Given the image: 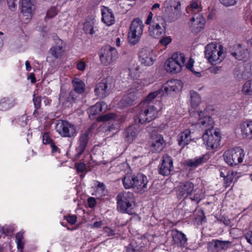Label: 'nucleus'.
I'll use <instances>...</instances> for the list:
<instances>
[{
	"label": "nucleus",
	"mask_w": 252,
	"mask_h": 252,
	"mask_svg": "<svg viewBox=\"0 0 252 252\" xmlns=\"http://www.w3.org/2000/svg\"><path fill=\"white\" fill-rule=\"evenodd\" d=\"M190 22L192 30L195 32H197L203 29L205 20L201 14L195 13L191 18Z\"/></svg>",
	"instance_id": "obj_17"
},
{
	"label": "nucleus",
	"mask_w": 252,
	"mask_h": 252,
	"mask_svg": "<svg viewBox=\"0 0 252 252\" xmlns=\"http://www.w3.org/2000/svg\"><path fill=\"white\" fill-rule=\"evenodd\" d=\"M173 169V161L171 158L167 155H163L161 163L158 166L159 174L163 176H168Z\"/></svg>",
	"instance_id": "obj_13"
},
{
	"label": "nucleus",
	"mask_w": 252,
	"mask_h": 252,
	"mask_svg": "<svg viewBox=\"0 0 252 252\" xmlns=\"http://www.w3.org/2000/svg\"><path fill=\"white\" fill-rule=\"evenodd\" d=\"M172 41L171 38L169 36H166L160 40L159 42L162 45L166 46L169 44Z\"/></svg>",
	"instance_id": "obj_51"
},
{
	"label": "nucleus",
	"mask_w": 252,
	"mask_h": 252,
	"mask_svg": "<svg viewBox=\"0 0 252 252\" xmlns=\"http://www.w3.org/2000/svg\"><path fill=\"white\" fill-rule=\"evenodd\" d=\"M64 44L63 41L60 39L56 40V45L50 48L49 52L50 54L55 59H58L62 56L64 50L63 49Z\"/></svg>",
	"instance_id": "obj_23"
},
{
	"label": "nucleus",
	"mask_w": 252,
	"mask_h": 252,
	"mask_svg": "<svg viewBox=\"0 0 252 252\" xmlns=\"http://www.w3.org/2000/svg\"><path fill=\"white\" fill-rule=\"evenodd\" d=\"M223 52L221 45L212 43L205 47V56L208 61L212 63L214 62L220 63L223 59L222 55Z\"/></svg>",
	"instance_id": "obj_4"
},
{
	"label": "nucleus",
	"mask_w": 252,
	"mask_h": 252,
	"mask_svg": "<svg viewBox=\"0 0 252 252\" xmlns=\"http://www.w3.org/2000/svg\"><path fill=\"white\" fill-rule=\"evenodd\" d=\"M83 29L86 33H94L93 23L91 21H86L84 24Z\"/></svg>",
	"instance_id": "obj_43"
},
{
	"label": "nucleus",
	"mask_w": 252,
	"mask_h": 252,
	"mask_svg": "<svg viewBox=\"0 0 252 252\" xmlns=\"http://www.w3.org/2000/svg\"><path fill=\"white\" fill-rule=\"evenodd\" d=\"M153 14L152 12H149L147 19L146 21V24L147 25H149L151 23L152 20L153 19Z\"/></svg>",
	"instance_id": "obj_63"
},
{
	"label": "nucleus",
	"mask_w": 252,
	"mask_h": 252,
	"mask_svg": "<svg viewBox=\"0 0 252 252\" xmlns=\"http://www.w3.org/2000/svg\"><path fill=\"white\" fill-rule=\"evenodd\" d=\"M43 143L44 144H50L52 142H53L52 139H51L50 136L48 134V133H45L43 135Z\"/></svg>",
	"instance_id": "obj_50"
},
{
	"label": "nucleus",
	"mask_w": 252,
	"mask_h": 252,
	"mask_svg": "<svg viewBox=\"0 0 252 252\" xmlns=\"http://www.w3.org/2000/svg\"><path fill=\"white\" fill-rule=\"evenodd\" d=\"M77 170L78 171L82 172L86 170V165L83 163H79L77 165Z\"/></svg>",
	"instance_id": "obj_57"
},
{
	"label": "nucleus",
	"mask_w": 252,
	"mask_h": 252,
	"mask_svg": "<svg viewBox=\"0 0 252 252\" xmlns=\"http://www.w3.org/2000/svg\"><path fill=\"white\" fill-rule=\"evenodd\" d=\"M105 190V186L103 183L99 182L96 188V190L95 193H93L94 195H99L100 196L105 195L106 193Z\"/></svg>",
	"instance_id": "obj_44"
},
{
	"label": "nucleus",
	"mask_w": 252,
	"mask_h": 252,
	"mask_svg": "<svg viewBox=\"0 0 252 252\" xmlns=\"http://www.w3.org/2000/svg\"><path fill=\"white\" fill-rule=\"evenodd\" d=\"M58 13V11L55 7H51L47 11L46 15L45 17V21H47L48 19L53 18L57 15Z\"/></svg>",
	"instance_id": "obj_41"
},
{
	"label": "nucleus",
	"mask_w": 252,
	"mask_h": 252,
	"mask_svg": "<svg viewBox=\"0 0 252 252\" xmlns=\"http://www.w3.org/2000/svg\"><path fill=\"white\" fill-rule=\"evenodd\" d=\"M231 55L236 59L240 61L247 60L250 58L249 50L245 45L237 44L230 48Z\"/></svg>",
	"instance_id": "obj_11"
},
{
	"label": "nucleus",
	"mask_w": 252,
	"mask_h": 252,
	"mask_svg": "<svg viewBox=\"0 0 252 252\" xmlns=\"http://www.w3.org/2000/svg\"><path fill=\"white\" fill-rule=\"evenodd\" d=\"M242 92L245 95H252V79L245 83L242 87Z\"/></svg>",
	"instance_id": "obj_34"
},
{
	"label": "nucleus",
	"mask_w": 252,
	"mask_h": 252,
	"mask_svg": "<svg viewBox=\"0 0 252 252\" xmlns=\"http://www.w3.org/2000/svg\"><path fill=\"white\" fill-rule=\"evenodd\" d=\"M208 249L210 252H218L220 251L219 240H213L208 244Z\"/></svg>",
	"instance_id": "obj_37"
},
{
	"label": "nucleus",
	"mask_w": 252,
	"mask_h": 252,
	"mask_svg": "<svg viewBox=\"0 0 252 252\" xmlns=\"http://www.w3.org/2000/svg\"><path fill=\"white\" fill-rule=\"evenodd\" d=\"M221 69V67L220 66H213L210 68V70L211 72L217 74L218 73Z\"/></svg>",
	"instance_id": "obj_62"
},
{
	"label": "nucleus",
	"mask_w": 252,
	"mask_h": 252,
	"mask_svg": "<svg viewBox=\"0 0 252 252\" xmlns=\"http://www.w3.org/2000/svg\"><path fill=\"white\" fill-rule=\"evenodd\" d=\"M143 24L139 18L134 19L130 25L128 33V39L132 44H135L139 41L143 33Z\"/></svg>",
	"instance_id": "obj_5"
},
{
	"label": "nucleus",
	"mask_w": 252,
	"mask_h": 252,
	"mask_svg": "<svg viewBox=\"0 0 252 252\" xmlns=\"http://www.w3.org/2000/svg\"><path fill=\"white\" fill-rule=\"evenodd\" d=\"M118 58L117 50L110 46H105L100 49L99 58L101 62L105 65L114 63Z\"/></svg>",
	"instance_id": "obj_7"
},
{
	"label": "nucleus",
	"mask_w": 252,
	"mask_h": 252,
	"mask_svg": "<svg viewBox=\"0 0 252 252\" xmlns=\"http://www.w3.org/2000/svg\"><path fill=\"white\" fill-rule=\"evenodd\" d=\"M103 231L107 236H113L115 234L114 231L108 227H105Z\"/></svg>",
	"instance_id": "obj_52"
},
{
	"label": "nucleus",
	"mask_w": 252,
	"mask_h": 252,
	"mask_svg": "<svg viewBox=\"0 0 252 252\" xmlns=\"http://www.w3.org/2000/svg\"><path fill=\"white\" fill-rule=\"evenodd\" d=\"M34 107L36 109H39L40 108V100L39 98L36 97L33 99Z\"/></svg>",
	"instance_id": "obj_56"
},
{
	"label": "nucleus",
	"mask_w": 252,
	"mask_h": 252,
	"mask_svg": "<svg viewBox=\"0 0 252 252\" xmlns=\"http://www.w3.org/2000/svg\"><path fill=\"white\" fill-rule=\"evenodd\" d=\"M17 0H7L9 7L12 10V8H15L16 6L15 2Z\"/></svg>",
	"instance_id": "obj_61"
},
{
	"label": "nucleus",
	"mask_w": 252,
	"mask_h": 252,
	"mask_svg": "<svg viewBox=\"0 0 252 252\" xmlns=\"http://www.w3.org/2000/svg\"><path fill=\"white\" fill-rule=\"evenodd\" d=\"M117 209L123 213L131 215L133 213L132 203L133 201V194L129 191H123L119 193L116 197Z\"/></svg>",
	"instance_id": "obj_2"
},
{
	"label": "nucleus",
	"mask_w": 252,
	"mask_h": 252,
	"mask_svg": "<svg viewBox=\"0 0 252 252\" xmlns=\"http://www.w3.org/2000/svg\"><path fill=\"white\" fill-rule=\"evenodd\" d=\"M66 220L71 224H74L76 221L77 217L75 215L69 216L66 217Z\"/></svg>",
	"instance_id": "obj_53"
},
{
	"label": "nucleus",
	"mask_w": 252,
	"mask_h": 252,
	"mask_svg": "<svg viewBox=\"0 0 252 252\" xmlns=\"http://www.w3.org/2000/svg\"><path fill=\"white\" fill-rule=\"evenodd\" d=\"M91 109L93 110H109L110 108L108 107L107 104L104 101H100L96 103L95 105L91 107Z\"/></svg>",
	"instance_id": "obj_39"
},
{
	"label": "nucleus",
	"mask_w": 252,
	"mask_h": 252,
	"mask_svg": "<svg viewBox=\"0 0 252 252\" xmlns=\"http://www.w3.org/2000/svg\"><path fill=\"white\" fill-rule=\"evenodd\" d=\"M172 236L173 243L178 247H184L187 245L188 239L183 233L175 229L172 231Z\"/></svg>",
	"instance_id": "obj_19"
},
{
	"label": "nucleus",
	"mask_w": 252,
	"mask_h": 252,
	"mask_svg": "<svg viewBox=\"0 0 252 252\" xmlns=\"http://www.w3.org/2000/svg\"><path fill=\"white\" fill-rule=\"evenodd\" d=\"M242 69H243L244 75L247 78L250 77L252 74V63H246L241 64Z\"/></svg>",
	"instance_id": "obj_36"
},
{
	"label": "nucleus",
	"mask_w": 252,
	"mask_h": 252,
	"mask_svg": "<svg viewBox=\"0 0 252 252\" xmlns=\"http://www.w3.org/2000/svg\"><path fill=\"white\" fill-rule=\"evenodd\" d=\"M248 242L252 244V231L248 232L245 235Z\"/></svg>",
	"instance_id": "obj_59"
},
{
	"label": "nucleus",
	"mask_w": 252,
	"mask_h": 252,
	"mask_svg": "<svg viewBox=\"0 0 252 252\" xmlns=\"http://www.w3.org/2000/svg\"><path fill=\"white\" fill-rule=\"evenodd\" d=\"M92 128H88L84 133H82L79 138V145L77 148V151L79 155H81L84 152L88 144L89 134L91 133Z\"/></svg>",
	"instance_id": "obj_20"
},
{
	"label": "nucleus",
	"mask_w": 252,
	"mask_h": 252,
	"mask_svg": "<svg viewBox=\"0 0 252 252\" xmlns=\"http://www.w3.org/2000/svg\"><path fill=\"white\" fill-rule=\"evenodd\" d=\"M157 115V111H139L134 117V121L136 123L138 121L139 123L143 124L154 120Z\"/></svg>",
	"instance_id": "obj_14"
},
{
	"label": "nucleus",
	"mask_w": 252,
	"mask_h": 252,
	"mask_svg": "<svg viewBox=\"0 0 252 252\" xmlns=\"http://www.w3.org/2000/svg\"><path fill=\"white\" fill-rule=\"evenodd\" d=\"M135 96L133 93L128 94L125 97H124L120 101L119 105L122 108L125 107H128L132 105L133 102L135 101Z\"/></svg>",
	"instance_id": "obj_31"
},
{
	"label": "nucleus",
	"mask_w": 252,
	"mask_h": 252,
	"mask_svg": "<svg viewBox=\"0 0 252 252\" xmlns=\"http://www.w3.org/2000/svg\"><path fill=\"white\" fill-rule=\"evenodd\" d=\"M102 21L108 26L113 24L115 22V17L111 10L105 7L101 10Z\"/></svg>",
	"instance_id": "obj_25"
},
{
	"label": "nucleus",
	"mask_w": 252,
	"mask_h": 252,
	"mask_svg": "<svg viewBox=\"0 0 252 252\" xmlns=\"http://www.w3.org/2000/svg\"><path fill=\"white\" fill-rule=\"evenodd\" d=\"M203 162V158H197L190 159L187 161V165L188 166L195 168L201 164Z\"/></svg>",
	"instance_id": "obj_40"
},
{
	"label": "nucleus",
	"mask_w": 252,
	"mask_h": 252,
	"mask_svg": "<svg viewBox=\"0 0 252 252\" xmlns=\"http://www.w3.org/2000/svg\"><path fill=\"white\" fill-rule=\"evenodd\" d=\"M220 2L226 7L231 6L237 3V0H219Z\"/></svg>",
	"instance_id": "obj_48"
},
{
	"label": "nucleus",
	"mask_w": 252,
	"mask_h": 252,
	"mask_svg": "<svg viewBox=\"0 0 252 252\" xmlns=\"http://www.w3.org/2000/svg\"><path fill=\"white\" fill-rule=\"evenodd\" d=\"M139 250L137 248H134L132 243L129 245L127 248V252H138Z\"/></svg>",
	"instance_id": "obj_58"
},
{
	"label": "nucleus",
	"mask_w": 252,
	"mask_h": 252,
	"mask_svg": "<svg viewBox=\"0 0 252 252\" xmlns=\"http://www.w3.org/2000/svg\"><path fill=\"white\" fill-rule=\"evenodd\" d=\"M77 67L79 70H80L81 71L84 70L85 69V67H86V65H85V63L83 61H80L77 63Z\"/></svg>",
	"instance_id": "obj_60"
},
{
	"label": "nucleus",
	"mask_w": 252,
	"mask_h": 252,
	"mask_svg": "<svg viewBox=\"0 0 252 252\" xmlns=\"http://www.w3.org/2000/svg\"><path fill=\"white\" fill-rule=\"evenodd\" d=\"M232 242L229 241H221L219 240V250L221 251L227 249L232 246Z\"/></svg>",
	"instance_id": "obj_47"
},
{
	"label": "nucleus",
	"mask_w": 252,
	"mask_h": 252,
	"mask_svg": "<svg viewBox=\"0 0 252 252\" xmlns=\"http://www.w3.org/2000/svg\"><path fill=\"white\" fill-rule=\"evenodd\" d=\"M183 88V83L179 80H171L168 81L166 86H163L165 93L167 94H171L172 92H178Z\"/></svg>",
	"instance_id": "obj_18"
},
{
	"label": "nucleus",
	"mask_w": 252,
	"mask_h": 252,
	"mask_svg": "<svg viewBox=\"0 0 252 252\" xmlns=\"http://www.w3.org/2000/svg\"><path fill=\"white\" fill-rule=\"evenodd\" d=\"M148 183V179L145 175L141 173L137 174L134 189L138 192L142 193L147 190Z\"/></svg>",
	"instance_id": "obj_15"
},
{
	"label": "nucleus",
	"mask_w": 252,
	"mask_h": 252,
	"mask_svg": "<svg viewBox=\"0 0 252 252\" xmlns=\"http://www.w3.org/2000/svg\"><path fill=\"white\" fill-rule=\"evenodd\" d=\"M139 70L138 67H136L134 69H132L130 70V74L131 76H132L133 78L137 77L139 76V72H138Z\"/></svg>",
	"instance_id": "obj_54"
},
{
	"label": "nucleus",
	"mask_w": 252,
	"mask_h": 252,
	"mask_svg": "<svg viewBox=\"0 0 252 252\" xmlns=\"http://www.w3.org/2000/svg\"><path fill=\"white\" fill-rule=\"evenodd\" d=\"M190 94L191 108L192 109H195L200 102V97L196 92L194 91H191Z\"/></svg>",
	"instance_id": "obj_33"
},
{
	"label": "nucleus",
	"mask_w": 252,
	"mask_h": 252,
	"mask_svg": "<svg viewBox=\"0 0 252 252\" xmlns=\"http://www.w3.org/2000/svg\"><path fill=\"white\" fill-rule=\"evenodd\" d=\"M88 204L90 207H94L96 204V201L94 198L90 197L88 199Z\"/></svg>",
	"instance_id": "obj_55"
},
{
	"label": "nucleus",
	"mask_w": 252,
	"mask_h": 252,
	"mask_svg": "<svg viewBox=\"0 0 252 252\" xmlns=\"http://www.w3.org/2000/svg\"><path fill=\"white\" fill-rule=\"evenodd\" d=\"M181 3L178 0H165L162 7L163 16H157L154 19L153 24L166 28V21L172 22L181 15Z\"/></svg>",
	"instance_id": "obj_1"
},
{
	"label": "nucleus",
	"mask_w": 252,
	"mask_h": 252,
	"mask_svg": "<svg viewBox=\"0 0 252 252\" xmlns=\"http://www.w3.org/2000/svg\"><path fill=\"white\" fill-rule=\"evenodd\" d=\"M194 63V60L191 58H190L189 62L187 63L186 67L188 69L190 70L192 72H194L197 76L200 77L201 74L199 72L194 71L192 69L193 64Z\"/></svg>",
	"instance_id": "obj_49"
},
{
	"label": "nucleus",
	"mask_w": 252,
	"mask_h": 252,
	"mask_svg": "<svg viewBox=\"0 0 252 252\" xmlns=\"http://www.w3.org/2000/svg\"><path fill=\"white\" fill-rule=\"evenodd\" d=\"M72 83L75 92L81 94L85 92V85L82 80L75 78L72 81Z\"/></svg>",
	"instance_id": "obj_32"
},
{
	"label": "nucleus",
	"mask_w": 252,
	"mask_h": 252,
	"mask_svg": "<svg viewBox=\"0 0 252 252\" xmlns=\"http://www.w3.org/2000/svg\"><path fill=\"white\" fill-rule=\"evenodd\" d=\"M241 64L238 65L235 69L234 73L235 75L239 79H247L246 76L244 75L243 69H242Z\"/></svg>",
	"instance_id": "obj_46"
},
{
	"label": "nucleus",
	"mask_w": 252,
	"mask_h": 252,
	"mask_svg": "<svg viewBox=\"0 0 252 252\" xmlns=\"http://www.w3.org/2000/svg\"><path fill=\"white\" fill-rule=\"evenodd\" d=\"M207 111L197 112L199 117L198 124L200 125L202 128L204 129L205 132L206 130L213 129L214 121L212 117L206 114Z\"/></svg>",
	"instance_id": "obj_12"
},
{
	"label": "nucleus",
	"mask_w": 252,
	"mask_h": 252,
	"mask_svg": "<svg viewBox=\"0 0 252 252\" xmlns=\"http://www.w3.org/2000/svg\"><path fill=\"white\" fill-rule=\"evenodd\" d=\"M196 191V189H194V184L189 181L180 182L176 188L177 197L179 199H186Z\"/></svg>",
	"instance_id": "obj_10"
},
{
	"label": "nucleus",
	"mask_w": 252,
	"mask_h": 252,
	"mask_svg": "<svg viewBox=\"0 0 252 252\" xmlns=\"http://www.w3.org/2000/svg\"><path fill=\"white\" fill-rule=\"evenodd\" d=\"M94 93L99 98L105 97L109 93V90L108 89V85L106 80H103L98 83L95 87Z\"/></svg>",
	"instance_id": "obj_21"
},
{
	"label": "nucleus",
	"mask_w": 252,
	"mask_h": 252,
	"mask_svg": "<svg viewBox=\"0 0 252 252\" xmlns=\"http://www.w3.org/2000/svg\"><path fill=\"white\" fill-rule=\"evenodd\" d=\"M202 138L204 143L207 146V148L213 150L219 146L221 136L219 132L212 129L206 130L203 135Z\"/></svg>",
	"instance_id": "obj_8"
},
{
	"label": "nucleus",
	"mask_w": 252,
	"mask_h": 252,
	"mask_svg": "<svg viewBox=\"0 0 252 252\" xmlns=\"http://www.w3.org/2000/svg\"><path fill=\"white\" fill-rule=\"evenodd\" d=\"M140 61L145 65H151L154 63L153 53L151 51L142 49L140 53Z\"/></svg>",
	"instance_id": "obj_22"
},
{
	"label": "nucleus",
	"mask_w": 252,
	"mask_h": 252,
	"mask_svg": "<svg viewBox=\"0 0 252 252\" xmlns=\"http://www.w3.org/2000/svg\"><path fill=\"white\" fill-rule=\"evenodd\" d=\"M136 179V174H133L131 172L127 173L123 179V184L126 189H134Z\"/></svg>",
	"instance_id": "obj_24"
},
{
	"label": "nucleus",
	"mask_w": 252,
	"mask_h": 252,
	"mask_svg": "<svg viewBox=\"0 0 252 252\" xmlns=\"http://www.w3.org/2000/svg\"><path fill=\"white\" fill-rule=\"evenodd\" d=\"M139 108L142 109L143 110H153L158 109L155 107L152 102L147 101L146 99H145L139 104Z\"/></svg>",
	"instance_id": "obj_35"
},
{
	"label": "nucleus",
	"mask_w": 252,
	"mask_h": 252,
	"mask_svg": "<svg viewBox=\"0 0 252 252\" xmlns=\"http://www.w3.org/2000/svg\"><path fill=\"white\" fill-rule=\"evenodd\" d=\"M115 114L113 113H110L98 117L96 121L98 122H105L115 119Z\"/></svg>",
	"instance_id": "obj_42"
},
{
	"label": "nucleus",
	"mask_w": 252,
	"mask_h": 252,
	"mask_svg": "<svg viewBox=\"0 0 252 252\" xmlns=\"http://www.w3.org/2000/svg\"><path fill=\"white\" fill-rule=\"evenodd\" d=\"M33 9V4L31 0H23L21 12L25 16H31Z\"/></svg>",
	"instance_id": "obj_27"
},
{
	"label": "nucleus",
	"mask_w": 252,
	"mask_h": 252,
	"mask_svg": "<svg viewBox=\"0 0 252 252\" xmlns=\"http://www.w3.org/2000/svg\"><path fill=\"white\" fill-rule=\"evenodd\" d=\"M163 92V90L162 89H159L155 92H152L150 93L148 96H147L145 99L147 101H149L150 102H152V100L157 97L158 95L160 94V95H163L161 93Z\"/></svg>",
	"instance_id": "obj_45"
},
{
	"label": "nucleus",
	"mask_w": 252,
	"mask_h": 252,
	"mask_svg": "<svg viewBox=\"0 0 252 252\" xmlns=\"http://www.w3.org/2000/svg\"><path fill=\"white\" fill-rule=\"evenodd\" d=\"M186 61V57L183 53H174L172 57L165 63V68L167 72L176 73L180 72Z\"/></svg>",
	"instance_id": "obj_3"
},
{
	"label": "nucleus",
	"mask_w": 252,
	"mask_h": 252,
	"mask_svg": "<svg viewBox=\"0 0 252 252\" xmlns=\"http://www.w3.org/2000/svg\"><path fill=\"white\" fill-rule=\"evenodd\" d=\"M140 130V126L137 124L129 126L126 130V136L127 140L129 142H131L137 136Z\"/></svg>",
	"instance_id": "obj_26"
},
{
	"label": "nucleus",
	"mask_w": 252,
	"mask_h": 252,
	"mask_svg": "<svg viewBox=\"0 0 252 252\" xmlns=\"http://www.w3.org/2000/svg\"><path fill=\"white\" fill-rule=\"evenodd\" d=\"M166 28L160 26L153 25L149 27L150 35L155 38H158L165 32Z\"/></svg>",
	"instance_id": "obj_28"
},
{
	"label": "nucleus",
	"mask_w": 252,
	"mask_h": 252,
	"mask_svg": "<svg viewBox=\"0 0 252 252\" xmlns=\"http://www.w3.org/2000/svg\"><path fill=\"white\" fill-rule=\"evenodd\" d=\"M237 172H234L233 171H228L225 177V183L227 185H229V184L231 182L236 181L238 178V176H237Z\"/></svg>",
	"instance_id": "obj_38"
},
{
	"label": "nucleus",
	"mask_w": 252,
	"mask_h": 252,
	"mask_svg": "<svg viewBox=\"0 0 252 252\" xmlns=\"http://www.w3.org/2000/svg\"><path fill=\"white\" fill-rule=\"evenodd\" d=\"M241 132L244 137L247 138H252V121L244 122L241 126Z\"/></svg>",
	"instance_id": "obj_30"
},
{
	"label": "nucleus",
	"mask_w": 252,
	"mask_h": 252,
	"mask_svg": "<svg viewBox=\"0 0 252 252\" xmlns=\"http://www.w3.org/2000/svg\"><path fill=\"white\" fill-rule=\"evenodd\" d=\"M190 131L189 129H186L182 132L178 137V141L179 145L184 147L185 146L189 144L191 138L190 136Z\"/></svg>",
	"instance_id": "obj_29"
},
{
	"label": "nucleus",
	"mask_w": 252,
	"mask_h": 252,
	"mask_svg": "<svg viewBox=\"0 0 252 252\" xmlns=\"http://www.w3.org/2000/svg\"><path fill=\"white\" fill-rule=\"evenodd\" d=\"M56 129L57 131L63 137H74L77 134L75 126L66 121H58Z\"/></svg>",
	"instance_id": "obj_9"
},
{
	"label": "nucleus",
	"mask_w": 252,
	"mask_h": 252,
	"mask_svg": "<svg viewBox=\"0 0 252 252\" xmlns=\"http://www.w3.org/2000/svg\"><path fill=\"white\" fill-rule=\"evenodd\" d=\"M102 225V223L101 221H95L93 223L92 227L94 228H99Z\"/></svg>",
	"instance_id": "obj_64"
},
{
	"label": "nucleus",
	"mask_w": 252,
	"mask_h": 252,
	"mask_svg": "<svg viewBox=\"0 0 252 252\" xmlns=\"http://www.w3.org/2000/svg\"><path fill=\"white\" fill-rule=\"evenodd\" d=\"M165 146V142L162 136L159 134L154 135L152 137L150 150L153 152L161 151Z\"/></svg>",
	"instance_id": "obj_16"
},
{
	"label": "nucleus",
	"mask_w": 252,
	"mask_h": 252,
	"mask_svg": "<svg viewBox=\"0 0 252 252\" xmlns=\"http://www.w3.org/2000/svg\"><path fill=\"white\" fill-rule=\"evenodd\" d=\"M223 156L225 162L233 166L242 162L245 154L242 149L236 147L226 151Z\"/></svg>",
	"instance_id": "obj_6"
}]
</instances>
